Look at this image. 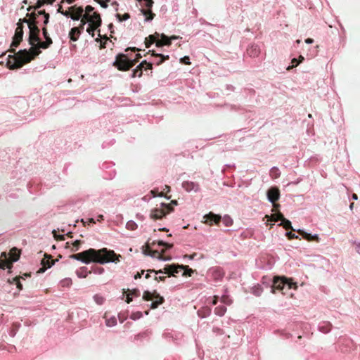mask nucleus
<instances>
[{
    "label": "nucleus",
    "mask_w": 360,
    "mask_h": 360,
    "mask_svg": "<svg viewBox=\"0 0 360 360\" xmlns=\"http://www.w3.org/2000/svg\"><path fill=\"white\" fill-rule=\"evenodd\" d=\"M116 322L117 321H116V320L115 319L111 320V321L108 320V321H107V326H112L116 324Z\"/></svg>",
    "instance_id": "69168bd1"
},
{
    "label": "nucleus",
    "mask_w": 360,
    "mask_h": 360,
    "mask_svg": "<svg viewBox=\"0 0 360 360\" xmlns=\"http://www.w3.org/2000/svg\"><path fill=\"white\" fill-rule=\"evenodd\" d=\"M84 9L82 6H77L76 5L70 6L68 11H65L64 15L70 17L74 20L81 19L84 15Z\"/></svg>",
    "instance_id": "0eeeda50"
},
{
    "label": "nucleus",
    "mask_w": 360,
    "mask_h": 360,
    "mask_svg": "<svg viewBox=\"0 0 360 360\" xmlns=\"http://www.w3.org/2000/svg\"><path fill=\"white\" fill-rule=\"evenodd\" d=\"M181 63H184L186 65H190V58L188 56H184V58H181Z\"/></svg>",
    "instance_id": "4d7b16f0"
},
{
    "label": "nucleus",
    "mask_w": 360,
    "mask_h": 360,
    "mask_svg": "<svg viewBox=\"0 0 360 360\" xmlns=\"http://www.w3.org/2000/svg\"><path fill=\"white\" fill-rule=\"evenodd\" d=\"M81 33L82 32L79 31V30L77 27H72L69 32V37H70V40H72L73 41H77Z\"/></svg>",
    "instance_id": "4be33fe9"
},
{
    "label": "nucleus",
    "mask_w": 360,
    "mask_h": 360,
    "mask_svg": "<svg viewBox=\"0 0 360 360\" xmlns=\"http://www.w3.org/2000/svg\"><path fill=\"white\" fill-rule=\"evenodd\" d=\"M297 288V285L292 282L291 280L287 279L285 277H275L273 281L271 286V292L275 293L276 290L281 291L283 295L286 294L285 290Z\"/></svg>",
    "instance_id": "7ed1b4c3"
},
{
    "label": "nucleus",
    "mask_w": 360,
    "mask_h": 360,
    "mask_svg": "<svg viewBox=\"0 0 360 360\" xmlns=\"http://www.w3.org/2000/svg\"><path fill=\"white\" fill-rule=\"evenodd\" d=\"M44 256L45 258H44L41 262L42 267L37 271V273L44 272L46 269L51 267L55 264V262L58 260V259L55 260L52 259L51 256L46 254H45Z\"/></svg>",
    "instance_id": "9d476101"
},
{
    "label": "nucleus",
    "mask_w": 360,
    "mask_h": 360,
    "mask_svg": "<svg viewBox=\"0 0 360 360\" xmlns=\"http://www.w3.org/2000/svg\"><path fill=\"white\" fill-rule=\"evenodd\" d=\"M270 176L272 179H277L280 176L279 170L277 167H273L270 170Z\"/></svg>",
    "instance_id": "c9c22d12"
},
{
    "label": "nucleus",
    "mask_w": 360,
    "mask_h": 360,
    "mask_svg": "<svg viewBox=\"0 0 360 360\" xmlns=\"http://www.w3.org/2000/svg\"><path fill=\"white\" fill-rule=\"evenodd\" d=\"M172 44L171 39L165 34H161V39H158L156 46L161 47L162 46H170Z\"/></svg>",
    "instance_id": "f3484780"
},
{
    "label": "nucleus",
    "mask_w": 360,
    "mask_h": 360,
    "mask_svg": "<svg viewBox=\"0 0 360 360\" xmlns=\"http://www.w3.org/2000/svg\"><path fill=\"white\" fill-rule=\"evenodd\" d=\"M94 299L95 302L98 304H102L104 302V298L99 295H94Z\"/></svg>",
    "instance_id": "49530a36"
},
{
    "label": "nucleus",
    "mask_w": 360,
    "mask_h": 360,
    "mask_svg": "<svg viewBox=\"0 0 360 360\" xmlns=\"http://www.w3.org/2000/svg\"><path fill=\"white\" fill-rule=\"evenodd\" d=\"M149 53H151V55L153 56L160 58V60L158 62H157L158 65L162 64L165 60H168L169 58L168 55L164 56L161 53H156L155 51H149Z\"/></svg>",
    "instance_id": "bb28decb"
},
{
    "label": "nucleus",
    "mask_w": 360,
    "mask_h": 360,
    "mask_svg": "<svg viewBox=\"0 0 360 360\" xmlns=\"http://www.w3.org/2000/svg\"><path fill=\"white\" fill-rule=\"evenodd\" d=\"M221 301L224 303L229 304V297L227 296H223L221 298Z\"/></svg>",
    "instance_id": "774afa93"
},
{
    "label": "nucleus",
    "mask_w": 360,
    "mask_h": 360,
    "mask_svg": "<svg viewBox=\"0 0 360 360\" xmlns=\"http://www.w3.org/2000/svg\"><path fill=\"white\" fill-rule=\"evenodd\" d=\"M204 223L208 224L211 226L213 224H218L220 222L221 217L219 214L210 212L204 216Z\"/></svg>",
    "instance_id": "f8f14e48"
},
{
    "label": "nucleus",
    "mask_w": 360,
    "mask_h": 360,
    "mask_svg": "<svg viewBox=\"0 0 360 360\" xmlns=\"http://www.w3.org/2000/svg\"><path fill=\"white\" fill-rule=\"evenodd\" d=\"M117 18H118L119 21L122 22L124 20H127L130 18V15L127 13H124V15H121L120 13H117L116 15Z\"/></svg>",
    "instance_id": "a19ab883"
},
{
    "label": "nucleus",
    "mask_w": 360,
    "mask_h": 360,
    "mask_svg": "<svg viewBox=\"0 0 360 360\" xmlns=\"http://www.w3.org/2000/svg\"><path fill=\"white\" fill-rule=\"evenodd\" d=\"M292 65L291 66H288V68H287L288 70H290V69H292L294 67L297 66L300 63V62H298L296 58H293L292 60Z\"/></svg>",
    "instance_id": "6e6d98bb"
},
{
    "label": "nucleus",
    "mask_w": 360,
    "mask_h": 360,
    "mask_svg": "<svg viewBox=\"0 0 360 360\" xmlns=\"http://www.w3.org/2000/svg\"><path fill=\"white\" fill-rule=\"evenodd\" d=\"M173 211L174 207H172L170 205L162 203L160 207H156L151 210L150 217L153 220L161 219Z\"/></svg>",
    "instance_id": "39448f33"
},
{
    "label": "nucleus",
    "mask_w": 360,
    "mask_h": 360,
    "mask_svg": "<svg viewBox=\"0 0 360 360\" xmlns=\"http://www.w3.org/2000/svg\"><path fill=\"white\" fill-rule=\"evenodd\" d=\"M49 13L45 14V15H44V24L45 25H46L49 23Z\"/></svg>",
    "instance_id": "338daca9"
},
{
    "label": "nucleus",
    "mask_w": 360,
    "mask_h": 360,
    "mask_svg": "<svg viewBox=\"0 0 360 360\" xmlns=\"http://www.w3.org/2000/svg\"><path fill=\"white\" fill-rule=\"evenodd\" d=\"M226 311V307L224 306H218L214 309V313L219 316H223Z\"/></svg>",
    "instance_id": "f704fd0d"
},
{
    "label": "nucleus",
    "mask_w": 360,
    "mask_h": 360,
    "mask_svg": "<svg viewBox=\"0 0 360 360\" xmlns=\"http://www.w3.org/2000/svg\"><path fill=\"white\" fill-rule=\"evenodd\" d=\"M87 23V22L84 20V17L83 16L82 18H81V22H80V25L79 27H77L79 31L81 32H82L83 30H84V25Z\"/></svg>",
    "instance_id": "09e8293b"
},
{
    "label": "nucleus",
    "mask_w": 360,
    "mask_h": 360,
    "mask_svg": "<svg viewBox=\"0 0 360 360\" xmlns=\"http://www.w3.org/2000/svg\"><path fill=\"white\" fill-rule=\"evenodd\" d=\"M10 256H11V262H16L19 257H20V252L18 250V249L16 248H13L11 250H10Z\"/></svg>",
    "instance_id": "c85d7f7f"
},
{
    "label": "nucleus",
    "mask_w": 360,
    "mask_h": 360,
    "mask_svg": "<svg viewBox=\"0 0 360 360\" xmlns=\"http://www.w3.org/2000/svg\"><path fill=\"white\" fill-rule=\"evenodd\" d=\"M297 233L299 234H300L305 240H307L308 241L319 242L320 238L318 236V235L312 236L310 233H308L304 231L303 230H298Z\"/></svg>",
    "instance_id": "2eb2a0df"
},
{
    "label": "nucleus",
    "mask_w": 360,
    "mask_h": 360,
    "mask_svg": "<svg viewBox=\"0 0 360 360\" xmlns=\"http://www.w3.org/2000/svg\"><path fill=\"white\" fill-rule=\"evenodd\" d=\"M159 37V34L155 32V34H150L148 37L145 39V45L146 47L148 48L150 46L151 44L153 43L157 42L158 39L157 38Z\"/></svg>",
    "instance_id": "412c9836"
},
{
    "label": "nucleus",
    "mask_w": 360,
    "mask_h": 360,
    "mask_svg": "<svg viewBox=\"0 0 360 360\" xmlns=\"http://www.w3.org/2000/svg\"><path fill=\"white\" fill-rule=\"evenodd\" d=\"M82 243V241L79 240H75L72 245H73V248L72 249V251H77L79 250V245L80 244Z\"/></svg>",
    "instance_id": "de8ad7c7"
},
{
    "label": "nucleus",
    "mask_w": 360,
    "mask_h": 360,
    "mask_svg": "<svg viewBox=\"0 0 360 360\" xmlns=\"http://www.w3.org/2000/svg\"><path fill=\"white\" fill-rule=\"evenodd\" d=\"M84 20L89 22V25H94L97 23L99 20L102 21L100 14L98 12H93V13L89 15L88 13H84Z\"/></svg>",
    "instance_id": "ddd939ff"
},
{
    "label": "nucleus",
    "mask_w": 360,
    "mask_h": 360,
    "mask_svg": "<svg viewBox=\"0 0 360 360\" xmlns=\"http://www.w3.org/2000/svg\"><path fill=\"white\" fill-rule=\"evenodd\" d=\"M98 37L100 38H103L105 40L104 41H101L100 49H105L106 47V43H107V41L108 40V37L106 35H104L103 37H102L100 33H98Z\"/></svg>",
    "instance_id": "79ce46f5"
},
{
    "label": "nucleus",
    "mask_w": 360,
    "mask_h": 360,
    "mask_svg": "<svg viewBox=\"0 0 360 360\" xmlns=\"http://www.w3.org/2000/svg\"><path fill=\"white\" fill-rule=\"evenodd\" d=\"M70 257L85 264L94 262L103 264L109 262L117 263L120 262L121 255H117L113 250L103 248L100 250L90 248L82 252L71 255Z\"/></svg>",
    "instance_id": "f257e3e1"
},
{
    "label": "nucleus",
    "mask_w": 360,
    "mask_h": 360,
    "mask_svg": "<svg viewBox=\"0 0 360 360\" xmlns=\"http://www.w3.org/2000/svg\"><path fill=\"white\" fill-rule=\"evenodd\" d=\"M18 22H21L22 25H23L24 22L27 23L28 25V27H30L31 25H34V22H31L30 18L27 19V18H25L23 19H20Z\"/></svg>",
    "instance_id": "603ef678"
},
{
    "label": "nucleus",
    "mask_w": 360,
    "mask_h": 360,
    "mask_svg": "<svg viewBox=\"0 0 360 360\" xmlns=\"http://www.w3.org/2000/svg\"><path fill=\"white\" fill-rule=\"evenodd\" d=\"M29 44L32 46L35 45L36 43H38L40 40L39 39V33L40 30L37 25H31L30 27H29Z\"/></svg>",
    "instance_id": "1a4fd4ad"
},
{
    "label": "nucleus",
    "mask_w": 360,
    "mask_h": 360,
    "mask_svg": "<svg viewBox=\"0 0 360 360\" xmlns=\"http://www.w3.org/2000/svg\"><path fill=\"white\" fill-rule=\"evenodd\" d=\"M183 188L187 191H198L200 190V186L198 184L192 181H184L182 184Z\"/></svg>",
    "instance_id": "dca6fc26"
},
{
    "label": "nucleus",
    "mask_w": 360,
    "mask_h": 360,
    "mask_svg": "<svg viewBox=\"0 0 360 360\" xmlns=\"http://www.w3.org/2000/svg\"><path fill=\"white\" fill-rule=\"evenodd\" d=\"M39 49L40 47H38V43L32 46L29 51L24 49L15 53L14 49H10L8 51L13 53V55H9L8 56L6 62L7 68L10 70L22 68L25 64L30 63L35 56L41 53Z\"/></svg>",
    "instance_id": "f03ea898"
},
{
    "label": "nucleus",
    "mask_w": 360,
    "mask_h": 360,
    "mask_svg": "<svg viewBox=\"0 0 360 360\" xmlns=\"http://www.w3.org/2000/svg\"><path fill=\"white\" fill-rule=\"evenodd\" d=\"M145 250H143V252L145 255H148V253H151V252L150 250H152L150 249V247L148 244H146V246H145Z\"/></svg>",
    "instance_id": "052dcab7"
},
{
    "label": "nucleus",
    "mask_w": 360,
    "mask_h": 360,
    "mask_svg": "<svg viewBox=\"0 0 360 360\" xmlns=\"http://www.w3.org/2000/svg\"><path fill=\"white\" fill-rule=\"evenodd\" d=\"M76 274L79 278H86L88 274H91V271H87V268L83 266L78 269Z\"/></svg>",
    "instance_id": "c756f323"
},
{
    "label": "nucleus",
    "mask_w": 360,
    "mask_h": 360,
    "mask_svg": "<svg viewBox=\"0 0 360 360\" xmlns=\"http://www.w3.org/2000/svg\"><path fill=\"white\" fill-rule=\"evenodd\" d=\"M184 272L182 274L183 276H191L192 274L193 273V270L188 268V266H184Z\"/></svg>",
    "instance_id": "58836bf2"
},
{
    "label": "nucleus",
    "mask_w": 360,
    "mask_h": 360,
    "mask_svg": "<svg viewBox=\"0 0 360 360\" xmlns=\"http://www.w3.org/2000/svg\"><path fill=\"white\" fill-rule=\"evenodd\" d=\"M20 278L21 277L20 276H15V278H13L12 280L8 279V283H9L10 284L15 283L18 289L21 290L22 289V285L20 282Z\"/></svg>",
    "instance_id": "72a5a7b5"
},
{
    "label": "nucleus",
    "mask_w": 360,
    "mask_h": 360,
    "mask_svg": "<svg viewBox=\"0 0 360 360\" xmlns=\"http://www.w3.org/2000/svg\"><path fill=\"white\" fill-rule=\"evenodd\" d=\"M56 231H53V233H55ZM54 237L57 240H65V237L63 235H58V236H56V234H54Z\"/></svg>",
    "instance_id": "0e129e2a"
},
{
    "label": "nucleus",
    "mask_w": 360,
    "mask_h": 360,
    "mask_svg": "<svg viewBox=\"0 0 360 360\" xmlns=\"http://www.w3.org/2000/svg\"><path fill=\"white\" fill-rule=\"evenodd\" d=\"M12 266L13 264L11 262L8 261L6 252H1L0 256V269H5V268H8V269H11Z\"/></svg>",
    "instance_id": "4468645a"
},
{
    "label": "nucleus",
    "mask_w": 360,
    "mask_h": 360,
    "mask_svg": "<svg viewBox=\"0 0 360 360\" xmlns=\"http://www.w3.org/2000/svg\"><path fill=\"white\" fill-rule=\"evenodd\" d=\"M151 253H148V255H150L153 257H157L160 260H169L171 257H165L163 254L165 252V250H162L161 252L158 250H150Z\"/></svg>",
    "instance_id": "aec40b11"
},
{
    "label": "nucleus",
    "mask_w": 360,
    "mask_h": 360,
    "mask_svg": "<svg viewBox=\"0 0 360 360\" xmlns=\"http://www.w3.org/2000/svg\"><path fill=\"white\" fill-rule=\"evenodd\" d=\"M285 235L289 240L298 238V236L297 235H295V233H292L291 231L287 232Z\"/></svg>",
    "instance_id": "5fc2aeb1"
},
{
    "label": "nucleus",
    "mask_w": 360,
    "mask_h": 360,
    "mask_svg": "<svg viewBox=\"0 0 360 360\" xmlns=\"http://www.w3.org/2000/svg\"><path fill=\"white\" fill-rule=\"evenodd\" d=\"M266 217L269 219V220L277 222L278 221H281V219H283V215L281 212L272 214L271 216L266 215Z\"/></svg>",
    "instance_id": "cd10ccee"
},
{
    "label": "nucleus",
    "mask_w": 360,
    "mask_h": 360,
    "mask_svg": "<svg viewBox=\"0 0 360 360\" xmlns=\"http://www.w3.org/2000/svg\"><path fill=\"white\" fill-rule=\"evenodd\" d=\"M153 299H155V301H153L150 304V308L153 309L158 308V306L162 304L165 301L164 298L157 293L156 291H154L153 293L149 291H145L143 292V300L150 301Z\"/></svg>",
    "instance_id": "423d86ee"
},
{
    "label": "nucleus",
    "mask_w": 360,
    "mask_h": 360,
    "mask_svg": "<svg viewBox=\"0 0 360 360\" xmlns=\"http://www.w3.org/2000/svg\"><path fill=\"white\" fill-rule=\"evenodd\" d=\"M23 25L21 22H18L17 27L15 31L14 36L13 37V41L11 44V49H13V47H18L20 42L22 41L23 38Z\"/></svg>",
    "instance_id": "6e6552de"
},
{
    "label": "nucleus",
    "mask_w": 360,
    "mask_h": 360,
    "mask_svg": "<svg viewBox=\"0 0 360 360\" xmlns=\"http://www.w3.org/2000/svg\"><path fill=\"white\" fill-rule=\"evenodd\" d=\"M102 24V21H98L96 24L94 23V25H89L88 27L86 28V32L92 37H94V32L96 30H97Z\"/></svg>",
    "instance_id": "5701e85b"
},
{
    "label": "nucleus",
    "mask_w": 360,
    "mask_h": 360,
    "mask_svg": "<svg viewBox=\"0 0 360 360\" xmlns=\"http://www.w3.org/2000/svg\"><path fill=\"white\" fill-rule=\"evenodd\" d=\"M27 16H29L31 22H34L37 25V18L39 16L37 13L32 12L31 13H27Z\"/></svg>",
    "instance_id": "e433bc0d"
},
{
    "label": "nucleus",
    "mask_w": 360,
    "mask_h": 360,
    "mask_svg": "<svg viewBox=\"0 0 360 360\" xmlns=\"http://www.w3.org/2000/svg\"><path fill=\"white\" fill-rule=\"evenodd\" d=\"M45 39V41H40V40L39 41L38 47H40L43 49H46L53 44V41L51 37H46Z\"/></svg>",
    "instance_id": "a878e982"
},
{
    "label": "nucleus",
    "mask_w": 360,
    "mask_h": 360,
    "mask_svg": "<svg viewBox=\"0 0 360 360\" xmlns=\"http://www.w3.org/2000/svg\"><path fill=\"white\" fill-rule=\"evenodd\" d=\"M158 245L159 246H164V247H165L167 249H170V248H172L173 247V244L166 243V242H165L163 240L158 241Z\"/></svg>",
    "instance_id": "a18cd8bd"
},
{
    "label": "nucleus",
    "mask_w": 360,
    "mask_h": 360,
    "mask_svg": "<svg viewBox=\"0 0 360 360\" xmlns=\"http://www.w3.org/2000/svg\"><path fill=\"white\" fill-rule=\"evenodd\" d=\"M172 268H174L173 266H172V264L166 265L165 266V268L163 269V270L160 269L158 271H156L154 269H148V272H154L155 274H168L169 276H171Z\"/></svg>",
    "instance_id": "b1692460"
},
{
    "label": "nucleus",
    "mask_w": 360,
    "mask_h": 360,
    "mask_svg": "<svg viewBox=\"0 0 360 360\" xmlns=\"http://www.w3.org/2000/svg\"><path fill=\"white\" fill-rule=\"evenodd\" d=\"M166 279V276H155L154 280L159 282V281H165Z\"/></svg>",
    "instance_id": "e2e57ef3"
},
{
    "label": "nucleus",
    "mask_w": 360,
    "mask_h": 360,
    "mask_svg": "<svg viewBox=\"0 0 360 360\" xmlns=\"http://www.w3.org/2000/svg\"><path fill=\"white\" fill-rule=\"evenodd\" d=\"M279 226H282L285 230L291 229L294 231H295L292 229L291 222L284 217L283 219H281V223L279 224Z\"/></svg>",
    "instance_id": "2f4dec72"
},
{
    "label": "nucleus",
    "mask_w": 360,
    "mask_h": 360,
    "mask_svg": "<svg viewBox=\"0 0 360 360\" xmlns=\"http://www.w3.org/2000/svg\"><path fill=\"white\" fill-rule=\"evenodd\" d=\"M144 270H141V272H137L135 275H134V279H139V278H141V276L144 274Z\"/></svg>",
    "instance_id": "bf43d9fd"
},
{
    "label": "nucleus",
    "mask_w": 360,
    "mask_h": 360,
    "mask_svg": "<svg viewBox=\"0 0 360 360\" xmlns=\"http://www.w3.org/2000/svg\"><path fill=\"white\" fill-rule=\"evenodd\" d=\"M224 223L225 224V225L226 226H229L232 224L233 221H232V219L229 217H227V218H224Z\"/></svg>",
    "instance_id": "13d9d810"
},
{
    "label": "nucleus",
    "mask_w": 360,
    "mask_h": 360,
    "mask_svg": "<svg viewBox=\"0 0 360 360\" xmlns=\"http://www.w3.org/2000/svg\"><path fill=\"white\" fill-rule=\"evenodd\" d=\"M331 330V324L330 323H326V326L320 327V330L324 333H328Z\"/></svg>",
    "instance_id": "37998d69"
},
{
    "label": "nucleus",
    "mask_w": 360,
    "mask_h": 360,
    "mask_svg": "<svg viewBox=\"0 0 360 360\" xmlns=\"http://www.w3.org/2000/svg\"><path fill=\"white\" fill-rule=\"evenodd\" d=\"M247 52L250 55V56L255 57L258 56L259 51L257 46L252 45L248 49Z\"/></svg>",
    "instance_id": "7c9ffc66"
},
{
    "label": "nucleus",
    "mask_w": 360,
    "mask_h": 360,
    "mask_svg": "<svg viewBox=\"0 0 360 360\" xmlns=\"http://www.w3.org/2000/svg\"><path fill=\"white\" fill-rule=\"evenodd\" d=\"M172 266L174 268H172L171 276H176V274L185 268L184 265L172 264Z\"/></svg>",
    "instance_id": "473e14b6"
},
{
    "label": "nucleus",
    "mask_w": 360,
    "mask_h": 360,
    "mask_svg": "<svg viewBox=\"0 0 360 360\" xmlns=\"http://www.w3.org/2000/svg\"><path fill=\"white\" fill-rule=\"evenodd\" d=\"M136 63L137 60H129L125 54L120 53L116 56L113 65L120 71H127Z\"/></svg>",
    "instance_id": "20e7f679"
},
{
    "label": "nucleus",
    "mask_w": 360,
    "mask_h": 360,
    "mask_svg": "<svg viewBox=\"0 0 360 360\" xmlns=\"http://www.w3.org/2000/svg\"><path fill=\"white\" fill-rule=\"evenodd\" d=\"M42 33H43L44 37L45 39H46V37H50L49 34L48 33L46 27H44L42 28Z\"/></svg>",
    "instance_id": "680f3d73"
},
{
    "label": "nucleus",
    "mask_w": 360,
    "mask_h": 360,
    "mask_svg": "<svg viewBox=\"0 0 360 360\" xmlns=\"http://www.w3.org/2000/svg\"><path fill=\"white\" fill-rule=\"evenodd\" d=\"M224 276V271L219 267H216L212 269V276L214 280H220Z\"/></svg>",
    "instance_id": "a211bd4d"
},
{
    "label": "nucleus",
    "mask_w": 360,
    "mask_h": 360,
    "mask_svg": "<svg viewBox=\"0 0 360 360\" xmlns=\"http://www.w3.org/2000/svg\"><path fill=\"white\" fill-rule=\"evenodd\" d=\"M136 228H137V224L134 221H129L127 223V229L134 231V230L136 229Z\"/></svg>",
    "instance_id": "c03bdc74"
},
{
    "label": "nucleus",
    "mask_w": 360,
    "mask_h": 360,
    "mask_svg": "<svg viewBox=\"0 0 360 360\" xmlns=\"http://www.w3.org/2000/svg\"><path fill=\"white\" fill-rule=\"evenodd\" d=\"M151 194L153 195V197H156V196L162 197V196H165L164 191L158 192V189L152 190L151 191ZM165 198H167V199L170 198V197H168L167 195H165Z\"/></svg>",
    "instance_id": "ea45409f"
},
{
    "label": "nucleus",
    "mask_w": 360,
    "mask_h": 360,
    "mask_svg": "<svg viewBox=\"0 0 360 360\" xmlns=\"http://www.w3.org/2000/svg\"><path fill=\"white\" fill-rule=\"evenodd\" d=\"M268 200L272 202H276L280 198V191L277 187H271L267 191Z\"/></svg>",
    "instance_id": "9b49d317"
},
{
    "label": "nucleus",
    "mask_w": 360,
    "mask_h": 360,
    "mask_svg": "<svg viewBox=\"0 0 360 360\" xmlns=\"http://www.w3.org/2000/svg\"><path fill=\"white\" fill-rule=\"evenodd\" d=\"M144 1V6L147 8H151L153 5V0H143Z\"/></svg>",
    "instance_id": "3c124183"
},
{
    "label": "nucleus",
    "mask_w": 360,
    "mask_h": 360,
    "mask_svg": "<svg viewBox=\"0 0 360 360\" xmlns=\"http://www.w3.org/2000/svg\"><path fill=\"white\" fill-rule=\"evenodd\" d=\"M45 3H46L45 0H38L36 5L34 6H30L27 8V11H30L32 8H34V10L38 9V8H41Z\"/></svg>",
    "instance_id": "4c0bfd02"
},
{
    "label": "nucleus",
    "mask_w": 360,
    "mask_h": 360,
    "mask_svg": "<svg viewBox=\"0 0 360 360\" xmlns=\"http://www.w3.org/2000/svg\"><path fill=\"white\" fill-rule=\"evenodd\" d=\"M141 11L142 14L146 17V20L147 21L152 20L155 15V13L152 12L151 8H142Z\"/></svg>",
    "instance_id": "393cba45"
},
{
    "label": "nucleus",
    "mask_w": 360,
    "mask_h": 360,
    "mask_svg": "<svg viewBox=\"0 0 360 360\" xmlns=\"http://www.w3.org/2000/svg\"><path fill=\"white\" fill-rule=\"evenodd\" d=\"M97 3H98L102 8H106L108 7V2L110 1V0H94Z\"/></svg>",
    "instance_id": "8fccbe9b"
},
{
    "label": "nucleus",
    "mask_w": 360,
    "mask_h": 360,
    "mask_svg": "<svg viewBox=\"0 0 360 360\" xmlns=\"http://www.w3.org/2000/svg\"><path fill=\"white\" fill-rule=\"evenodd\" d=\"M94 8L93 6L88 5L85 8V13H88L89 15L90 14H91V13H93V12H94Z\"/></svg>",
    "instance_id": "864d4df0"
},
{
    "label": "nucleus",
    "mask_w": 360,
    "mask_h": 360,
    "mask_svg": "<svg viewBox=\"0 0 360 360\" xmlns=\"http://www.w3.org/2000/svg\"><path fill=\"white\" fill-rule=\"evenodd\" d=\"M145 64H146V60L142 61L136 68L133 70L132 77H141L143 74V69L145 68Z\"/></svg>",
    "instance_id": "6ab92c4d"
}]
</instances>
